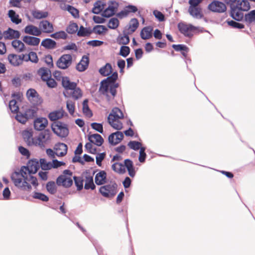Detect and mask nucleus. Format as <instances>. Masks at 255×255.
<instances>
[{"label": "nucleus", "instance_id": "f257e3e1", "mask_svg": "<svg viewBox=\"0 0 255 255\" xmlns=\"http://www.w3.org/2000/svg\"><path fill=\"white\" fill-rule=\"evenodd\" d=\"M11 179L15 186L23 191H30L31 186L28 183L27 174L21 171H15L11 175Z\"/></svg>", "mask_w": 255, "mask_h": 255}, {"label": "nucleus", "instance_id": "f03ea898", "mask_svg": "<svg viewBox=\"0 0 255 255\" xmlns=\"http://www.w3.org/2000/svg\"><path fill=\"white\" fill-rule=\"evenodd\" d=\"M124 118V114L122 111L118 108H114L108 117L109 124L114 128L120 130L123 128V123L121 120Z\"/></svg>", "mask_w": 255, "mask_h": 255}, {"label": "nucleus", "instance_id": "7ed1b4c3", "mask_svg": "<svg viewBox=\"0 0 255 255\" xmlns=\"http://www.w3.org/2000/svg\"><path fill=\"white\" fill-rule=\"evenodd\" d=\"M51 140V133L48 129L41 131L38 136H35L34 146H38L44 149L46 145L50 143Z\"/></svg>", "mask_w": 255, "mask_h": 255}, {"label": "nucleus", "instance_id": "20e7f679", "mask_svg": "<svg viewBox=\"0 0 255 255\" xmlns=\"http://www.w3.org/2000/svg\"><path fill=\"white\" fill-rule=\"evenodd\" d=\"M117 87L112 86L106 82H101L99 92L106 97L108 101L113 100L117 94Z\"/></svg>", "mask_w": 255, "mask_h": 255}, {"label": "nucleus", "instance_id": "39448f33", "mask_svg": "<svg viewBox=\"0 0 255 255\" xmlns=\"http://www.w3.org/2000/svg\"><path fill=\"white\" fill-rule=\"evenodd\" d=\"M72 173L69 170H65L63 174L59 176L56 180V183L59 186L69 187L73 184L72 179Z\"/></svg>", "mask_w": 255, "mask_h": 255}, {"label": "nucleus", "instance_id": "423d86ee", "mask_svg": "<svg viewBox=\"0 0 255 255\" xmlns=\"http://www.w3.org/2000/svg\"><path fill=\"white\" fill-rule=\"evenodd\" d=\"M117 186L115 182H113L101 186L99 189V192L105 197L112 198L117 194Z\"/></svg>", "mask_w": 255, "mask_h": 255}, {"label": "nucleus", "instance_id": "0eeeda50", "mask_svg": "<svg viewBox=\"0 0 255 255\" xmlns=\"http://www.w3.org/2000/svg\"><path fill=\"white\" fill-rule=\"evenodd\" d=\"M40 167L39 162L37 159H32L30 160L27 166H23L21 167V171L24 174L29 175L35 174L37 172Z\"/></svg>", "mask_w": 255, "mask_h": 255}, {"label": "nucleus", "instance_id": "6e6552de", "mask_svg": "<svg viewBox=\"0 0 255 255\" xmlns=\"http://www.w3.org/2000/svg\"><path fill=\"white\" fill-rule=\"evenodd\" d=\"M53 132L61 137H66L69 133V130L66 125L60 122H56L51 126Z\"/></svg>", "mask_w": 255, "mask_h": 255}, {"label": "nucleus", "instance_id": "1a4fd4ad", "mask_svg": "<svg viewBox=\"0 0 255 255\" xmlns=\"http://www.w3.org/2000/svg\"><path fill=\"white\" fill-rule=\"evenodd\" d=\"M72 57L70 54H65L62 55L57 61L56 66L61 69L68 68L72 64Z\"/></svg>", "mask_w": 255, "mask_h": 255}, {"label": "nucleus", "instance_id": "9d476101", "mask_svg": "<svg viewBox=\"0 0 255 255\" xmlns=\"http://www.w3.org/2000/svg\"><path fill=\"white\" fill-rule=\"evenodd\" d=\"M208 9L214 12L223 13L226 11L227 7L226 4L218 0H214L208 6Z\"/></svg>", "mask_w": 255, "mask_h": 255}, {"label": "nucleus", "instance_id": "9b49d317", "mask_svg": "<svg viewBox=\"0 0 255 255\" xmlns=\"http://www.w3.org/2000/svg\"><path fill=\"white\" fill-rule=\"evenodd\" d=\"M28 100L33 105H38L42 103V99L39 94L34 89H29L26 92Z\"/></svg>", "mask_w": 255, "mask_h": 255}, {"label": "nucleus", "instance_id": "f8f14e48", "mask_svg": "<svg viewBox=\"0 0 255 255\" xmlns=\"http://www.w3.org/2000/svg\"><path fill=\"white\" fill-rule=\"evenodd\" d=\"M26 57V55L23 54L19 55L15 54H10L8 55L7 59L11 65L16 67L23 63Z\"/></svg>", "mask_w": 255, "mask_h": 255}, {"label": "nucleus", "instance_id": "ddd939ff", "mask_svg": "<svg viewBox=\"0 0 255 255\" xmlns=\"http://www.w3.org/2000/svg\"><path fill=\"white\" fill-rule=\"evenodd\" d=\"M118 6V4L115 1H110L109 6L102 13V16L105 17H110L115 14Z\"/></svg>", "mask_w": 255, "mask_h": 255}, {"label": "nucleus", "instance_id": "4468645a", "mask_svg": "<svg viewBox=\"0 0 255 255\" xmlns=\"http://www.w3.org/2000/svg\"><path fill=\"white\" fill-rule=\"evenodd\" d=\"M54 150H55L56 155L63 157L67 153L68 146L64 143L59 142L55 145Z\"/></svg>", "mask_w": 255, "mask_h": 255}, {"label": "nucleus", "instance_id": "2eb2a0df", "mask_svg": "<svg viewBox=\"0 0 255 255\" xmlns=\"http://www.w3.org/2000/svg\"><path fill=\"white\" fill-rule=\"evenodd\" d=\"M39 28L41 33H51L54 31L53 24L48 20H42L39 24Z\"/></svg>", "mask_w": 255, "mask_h": 255}, {"label": "nucleus", "instance_id": "dca6fc26", "mask_svg": "<svg viewBox=\"0 0 255 255\" xmlns=\"http://www.w3.org/2000/svg\"><path fill=\"white\" fill-rule=\"evenodd\" d=\"M22 135L28 146H34L35 137H33V132L32 130H23L22 132Z\"/></svg>", "mask_w": 255, "mask_h": 255}, {"label": "nucleus", "instance_id": "f3484780", "mask_svg": "<svg viewBox=\"0 0 255 255\" xmlns=\"http://www.w3.org/2000/svg\"><path fill=\"white\" fill-rule=\"evenodd\" d=\"M47 125L48 121L44 118H37L34 122V127L36 130H43Z\"/></svg>", "mask_w": 255, "mask_h": 255}, {"label": "nucleus", "instance_id": "a211bd4d", "mask_svg": "<svg viewBox=\"0 0 255 255\" xmlns=\"http://www.w3.org/2000/svg\"><path fill=\"white\" fill-rule=\"evenodd\" d=\"M178 28L181 33L188 36L191 35L192 32L196 29L195 27L192 25H188L184 23H179Z\"/></svg>", "mask_w": 255, "mask_h": 255}, {"label": "nucleus", "instance_id": "6ab92c4d", "mask_svg": "<svg viewBox=\"0 0 255 255\" xmlns=\"http://www.w3.org/2000/svg\"><path fill=\"white\" fill-rule=\"evenodd\" d=\"M124 138V134L121 131L113 133L109 136V142L112 144L116 145L120 143Z\"/></svg>", "mask_w": 255, "mask_h": 255}, {"label": "nucleus", "instance_id": "aec40b11", "mask_svg": "<svg viewBox=\"0 0 255 255\" xmlns=\"http://www.w3.org/2000/svg\"><path fill=\"white\" fill-rule=\"evenodd\" d=\"M24 33L35 36H38L41 34V30L39 28L32 24H29L25 27Z\"/></svg>", "mask_w": 255, "mask_h": 255}, {"label": "nucleus", "instance_id": "412c9836", "mask_svg": "<svg viewBox=\"0 0 255 255\" xmlns=\"http://www.w3.org/2000/svg\"><path fill=\"white\" fill-rule=\"evenodd\" d=\"M20 36L19 31L8 28L6 30L4 31V38L5 40H11L18 38Z\"/></svg>", "mask_w": 255, "mask_h": 255}, {"label": "nucleus", "instance_id": "4be33fe9", "mask_svg": "<svg viewBox=\"0 0 255 255\" xmlns=\"http://www.w3.org/2000/svg\"><path fill=\"white\" fill-rule=\"evenodd\" d=\"M107 173L104 170H100L95 177V181L97 185H102L107 183Z\"/></svg>", "mask_w": 255, "mask_h": 255}, {"label": "nucleus", "instance_id": "5701e85b", "mask_svg": "<svg viewBox=\"0 0 255 255\" xmlns=\"http://www.w3.org/2000/svg\"><path fill=\"white\" fill-rule=\"evenodd\" d=\"M22 41L29 46H38L40 42V38L31 36L26 35L23 37Z\"/></svg>", "mask_w": 255, "mask_h": 255}, {"label": "nucleus", "instance_id": "b1692460", "mask_svg": "<svg viewBox=\"0 0 255 255\" xmlns=\"http://www.w3.org/2000/svg\"><path fill=\"white\" fill-rule=\"evenodd\" d=\"M88 139L91 142L99 146H101L104 142L103 138L98 133L89 135Z\"/></svg>", "mask_w": 255, "mask_h": 255}, {"label": "nucleus", "instance_id": "393cba45", "mask_svg": "<svg viewBox=\"0 0 255 255\" xmlns=\"http://www.w3.org/2000/svg\"><path fill=\"white\" fill-rule=\"evenodd\" d=\"M89 64V59L88 56H83L81 61L76 66L77 70L80 72L85 71L88 67Z\"/></svg>", "mask_w": 255, "mask_h": 255}, {"label": "nucleus", "instance_id": "a878e982", "mask_svg": "<svg viewBox=\"0 0 255 255\" xmlns=\"http://www.w3.org/2000/svg\"><path fill=\"white\" fill-rule=\"evenodd\" d=\"M136 6L132 5H128L126 6L124 9L119 13V16L123 17H126L130 13H135L137 11Z\"/></svg>", "mask_w": 255, "mask_h": 255}, {"label": "nucleus", "instance_id": "bb28decb", "mask_svg": "<svg viewBox=\"0 0 255 255\" xmlns=\"http://www.w3.org/2000/svg\"><path fill=\"white\" fill-rule=\"evenodd\" d=\"M188 12L191 15L195 18L200 19L203 17L202 9L199 7L189 6Z\"/></svg>", "mask_w": 255, "mask_h": 255}, {"label": "nucleus", "instance_id": "cd10ccee", "mask_svg": "<svg viewBox=\"0 0 255 255\" xmlns=\"http://www.w3.org/2000/svg\"><path fill=\"white\" fill-rule=\"evenodd\" d=\"M118 77V73L117 72H115L112 74V75L108 77L106 79L101 81V82H106L107 84L112 85V86H113L118 88L119 86V84L116 83V80H117Z\"/></svg>", "mask_w": 255, "mask_h": 255}, {"label": "nucleus", "instance_id": "c85d7f7f", "mask_svg": "<svg viewBox=\"0 0 255 255\" xmlns=\"http://www.w3.org/2000/svg\"><path fill=\"white\" fill-rule=\"evenodd\" d=\"M62 86L65 89L67 92L71 89H74L77 86V84L73 82H71L69 78L67 77H63L62 78Z\"/></svg>", "mask_w": 255, "mask_h": 255}, {"label": "nucleus", "instance_id": "c756f323", "mask_svg": "<svg viewBox=\"0 0 255 255\" xmlns=\"http://www.w3.org/2000/svg\"><path fill=\"white\" fill-rule=\"evenodd\" d=\"M124 165L125 166V168L126 167L127 169L129 175L131 177H134L135 175V171L132 161L128 159H125Z\"/></svg>", "mask_w": 255, "mask_h": 255}, {"label": "nucleus", "instance_id": "7c9ffc66", "mask_svg": "<svg viewBox=\"0 0 255 255\" xmlns=\"http://www.w3.org/2000/svg\"><path fill=\"white\" fill-rule=\"evenodd\" d=\"M139 25V22L136 18H132L130 20L128 28L126 30L128 34H131L137 28Z\"/></svg>", "mask_w": 255, "mask_h": 255}, {"label": "nucleus", "instance_id": "2f4dec72", "mask_svg": "<svg viewBox=\"0 0 255 255\" xmlns=\"http://www.w3.org/2000/svg\"><path fill=\"white\" fill-rule=\"evenodd\" d=\"M37 74L43 81H45L46 80H47L48 78L51 77V71L47 68H40L38 70Z\"/></svg>", "mask_w": 255, "mask_h": 255}, {"label": "nucleus", "instance_id": "473e14b6", "mask_svg": "<svg viewBox=\"0 0 255 255\" xmlns=\"http://www.w3.org/2000/svg\"><path fill=\"white\" fill-rule=\"evenodd\" d=\"M231 16L233 18L237 21L241 20L244 17V14L242 10L237 7L232 8Z\"/></svg>", "mask_w": 255, "mask_h": 255}, {"label": "nucleus", "instance_id": "72a5a7b5", "mask_svg": "<svg viewBox=\"0 0 255 255\" xmlns=\"http://www.w3.org/2000/svg\"><path fill=\"white\" fill-rule=\"evenodd\" d=\"M127 32L124 31L123 34H120L117 38V42L120 45H127L129 42V38Z\"/></svg>", "mask_w": 255, "mask_h": 255}, {"label": "nucleus", "instance_id": "f704fd0d", "mask_svg": "<svg viewBox=\"0 0 255 255\" xmlns=\"http://www.w3.org/2000/svg\"><path fill=\"white\" fill-rule=\"evenodd\" d=\"M84 181H85V182L84 186V188L85 189L94 190L96 188V186L93 182V178L92 176L90 175L86 176Z\"/></svg>", "mask_w": 255, "mask_h": 255}, {"label": "nucleus", "instance_id": "c9c22d12", "mask_svg": "<svg viewBox=\"0 0 255 255\" xmlns=\"http://www.w3.org/2000/svg\"><path fill=\"white\" fill-rule=\"evenodd\" d=\"M64 113L65 112L63 110L55 111L51 112L49 114L48 117L51 121H55L62 118Z\"/></svg>", "mask_w": 255, "mask_h": 255}, {"label": "nucleus", "instance_id": "e433bc0d", "mask_svg": "<svg viewBox=\"0 0 255 255\" xmlns=\"http://www.w3.org/2000/svg\"><path fill=\"white\" fill-rule=\"evenodd\" d=\"M153 28L150 26L144 27L140 32L141 38L143 39H148L152 37Z\"/></svg>", "mask_w": 255, "mask_h": 255}, {"label": "nucleus", "instance_id": "4c0bfd02", "mask_svg": "<svg viewBox=\"0 0 255 255\" xmlns=\"http://www.w3.org/2000/svg\"><path fill=\"white\" fill-rule=\"evenodd\" d=\"M242 11H248L250 8V4L248 0H238L236 6Z\"/></svg>", "mask_w": 255, "mask_h": 255}, {"label": "nucleus", "instance_id": "58836bf2", "mask_svg": "<svg viewBox=\"0 0 255 255\" xmlns=\"http://www.w3.org/2000/svg\"><path fill=\"white\" fill-rule=\"evenodd\" d=\"M41 45L46 49H52L56 47V43L51 39L46 38L42 41Z\"/></svg>", "mask_w": 255, "mask_h": 255}, {"label": "nucleus", "instance_id": "ea45409f", "mask_svg": "<svg viewBox=\"0 0 255 255\" xmlns=\"http://www.w3.org/2000/svg\"><path fill=\"white\" fill-rule=\"evenodd\" d=\"M11 45L15 50L17 52H21L25 50L24 43L19 40H14L11 42Z\"/></svg>", "mask_w": 255, "mask_h": 255}, {"label": "nucleus", "instance_id": "a19ab883", "mask_svg": "<svg viewBox=\"0 0 255 255\" xmlns=\"http://www.w3.org/2000/svg\"><path fill=\"white\" fill-rule=\"evenodd\" d=\"M106 3L102 0H98L94 4L92 12L95 14L100 13L105 8Z\"/></svg>", "mask_w": 255, "mask_h": 255}, {"label": "nucleus", "instance_id": "79ce46f5", "mask_svg": "<svg viewBox=\"0 0 255 255\" xmlns=\"http://www.w3.org/2000/svg\"><path fill=\"white\" fill-rule=\"evenodd\" d=\"M113 69L111 64L107 63L99 70V73L103 76H107L112 73Z\"/></svg>", "mask_w": 255, "mask_h": 255}, {"label": "nucleus", "instance_id": "37998d69", "mask_svg": "<svg viewBox=\"0 0 255 255\" xmlns=\"http://www.w3.org/2000/svg\"><path fill=\"white\" fill-rule=\"evenodd\" d=\"M245 21L248 24H255V9L245 15Z\"/></svg>", "mask_w": 255, "mask_h": 255}, {"label": "nucleus", "instance_id": "c03bdc74", "mask_svg": "<svg viewBox=\"0 0 255 255\" xmlns=\"http://www.w3.org/2000/svg\"><path fill=\"white\" fill-rule=\"evenodd\" d=\"M112 168L115 172L119 174H123L126 172L125 166L121 163L115 162L112 165Z\"/></svg>", "mask_w": 255, "mask_h": 255}, {"label": "nucleus", "instance_id": "a18cd8bd", "mask_svg": "<svg viewBox=\"0 0 255 255\" xmlns=\"http://www.w3.org/2000/svg\"><path fill=\"white\" fill-rule=\"evenodd\" d=\"M8 15L10 18L11 21L16 24H18L21 22V19L19 18V15L16 14L13 10H9L8 11Z\"/></svg>", "mask_w": 255, "mask_h": 255}, {"label": "nucleus", "instance_id": "49530a36", "mask_svg": "<svg viewBox=\"0 0 255 255\" xmlns=\"http://www.w3.org/2000/svg\"><path fill=\"white\" fill-rule=\"evenodd\" d=\"M32 15L34 18L39 19L47 17L48 16V12L47 11L35 10L32 11Z\"/></svg>", "mask_w": 255, "mask_h": 255}, {"label": "nucleus", "instance_id": "de8ad7c7", "mask_svg": "<svg viewBox=\"0 0 255 255\" xmlns=\"http://www.w3.org/2000/svg\"><path fill=\"white\" fill-rule=\"evenodd\" d=\"M69 91H70V94L71 97L75 100L78 99L82 96V92L81 90L79 88L77 87V86L75 87L74 89H71Z\"/></svg>", "mask_w": 255, "mask_h": 255}, {"label": "nucleus", "instance_id": "09e8293b", "mask_svg": "<svg viewBox=\"0 0 255 255\" xmlns=\"http://www.w3.org/2000/svg\"><path fill=\"white\" fill-rule=\"evenodd\" d=\"M108 31L107 27L102 25H97L94 27L93 32L97 34H103Z\"/></svg>", "mask_w": 255, "mask_h": 255}, {"label": "nucleus", "instance_id": "8fccbe9b", "mask_svg": "<svg viewBox=\"0 0 255 255\" xmlns=\"http://www.w3.org/2000/svg\"><path fill=\"white\" fill-rule=\"evenodd\" d=\"M88 101L87 99L85 100L83 102V112L87 117L90 118L92 116V111L89 108Z\"/></svg>", "mask_w": 255, "mask_h": 255}, {"label": "nucleus", "instance_id": "3c124183", "mask_svg": "<svg viewBox=\"0 0 255 255\" xmlns=\"http://www.w3.org/2000/svg\"><path fill=\"white\" fill-rule=\"evenodd\" d=\"M39 162L40 167H41L43 170H46L52 168L51 162H47V161L44 158L40 159Z\"/></svg>", "mask_w": 255, "mask_h": 255}, {"label": "nucleus", "instance_id": "603ef678", "mask_svg": "<svg viewBox=\"0 0 255 255\" xmlns=\"http://www.w3.org/2000/svg\"><path fill=\"white\" fill-rule=\"evenodd\" d=\"M25 61H28V60L33 63H37L38 61V58L37 54L34 52H30L28 55H26V57L25 58Z\"/></svg>", "mask_w": 255, "mask_h": 255}, {"label": "nucleus", "instance_id": "864d4df0", "mask_svg": "<svg viewBox=\"0 0 255 255\" xmlns=\"http://www.w3.org/2000/svg\"><path fill=\"white\" fill-rule=\"evenodd\" d=\"M172 47L176 51H183L182 52V54L184 56H186L185 52H187L188 50V48L186 46L182 44H173L172 45Z\"/></svg>", "mask_w": 255, "mask_h": 255}, {"label": "nucleus", "instance_id": "5fc2aeb1", "mask_svg": "<svg viewBox=\"0 0 255 255\" xmlns=\"http://www.w3.org/2000/svg\"><path fill=\"white\" fill-rule=\"evenodd\" d=\"M46 189L51 194L56 192L57 189L54 182L49 181L46 184Z\"/></svg>", "mask_w": 255, "mask_h": 255}, {"label": "nucleus", "instance_id": "6e6d98bb", "mask_svg": "<svg viewBox=\"0 0 255 255\" xmlns=\"http://www.w3.org/2000/svg\"><path fill=\"white\" fill-rule=\"evenodd\" d=\"M75 184L78 190H81L83 187L84 179L81 177L74 176L73 177Z\"/></svg>", "mask_w": 255, "mask_h": 255}, {"label": "nucleus", "instance_id": "4d7b16f0", "mask_svg": "<svg viewBox=\"0 0 255 255\" xmlns=\"http://www.w3.org/2000/svg\"><path fill=\"white\" fill-rule=\"evenodd\" d=\"M9 108L11 112L13 113H17L19 110V107L17 105V102L15 100H12L9 101Z\"/></svg>", "mask_w": 255, "mask_h": 255}, {"label": "nucleus", "instance_id": "13d9d810", "mask_svg": "<svg viewBox=\"0 0 255 255\" xmlns=\"http://www.w3.org/2000/svg\"><path fill=\"white\" fill-rule=\"evenodd\" d=\"M119 25V21L117 18H112L110 19L108 26L110 29H116Z\"/></svg>", "mask_w": 255, "mask_h": 255}, {"label": "nucleus", "instance_id": "bf43d9fd", "mask_svg": "<svg viewBox=\"0 0 255 255\" xmlns=\"http://www.w3.org/2000/svg\"><path fill=\"white\" fill-rule=\"evenodd\" d=\"M91 32L92 31L91 30L81 26L78 31L77 34L79 36H89L91 33Z\"/></svg>", "mask_w": 255, "mask_h": 255}, {"label": "nucleus", "instance_id": "052dcab7", "mask_svg": "<svg viewBox=\"0 0 255 255\" xmlns=\"http://www.w3.org/2000/svg\"><path fill=\"white\" fill-rule=\"evenodd\" d=\"M15 119L18 122L22 124H25L28 120V118L25 116L24 114H22L21 113H17Z\"/></svg>", "mask_w": 255, "mask_h": 255}, {"label": "nucleus", "instance_id": "680f3d73", "mask_svg": "<svg viewBox=\"0 0 255 255\" xmlns=\"http://www.w3.org/2000/svg\"><path fill=\"white\" fill-rule=\"evenodd\" d=\"M67 109L71 115H73L75 112V103L71 100H68L66 102Z\"/></svg>", "mask_w": 255, "mask_h": 255}, {"label": "nucleus", "instance_id": "e2e57ef3", "mask_svg": "<svg viewBox=\"0 0 255 255\" xmlns=\"http://www.w3.org/2000/svg\"><path fill=\"white\" fill-rule=\"evenodd\" d=\"M128 145L131 148L134 150H138L139 149H140L141 147V144L140 142L136 141H129Z\"/></svg>", "mask_w": 255, "mask_h": 255}, {"label": "nucleus", "instance_id": "0e129e2a", "mask_svg": "<svg viewBox=\"0 0 255 255\" xmlns=\"http://www.w3.org/2000/svg\"><path fill=\"white\" fill-rule=\"evenodd\" d=\"M24 114L28 118V120H29L33 119L36 116V111L34 109H27Z\"/></svg>", "mask_w": 255, "mask_h": 255}, {"label": "nucleus", "instance_id": "69168bd1", "mask_svg": "<svg viewBox=\"0 0 255 255\" xmlns=\"http://www.w3.org/2000/svg\"><path fill=\"white\" fill-rule=\"evenodd\" d=\"M227 22L229 25L233 28L242 29L245 27V26L243 24L237 22L233 20H228Z\"/></svg>", "mask_w": 255, "mask_h": 255}, {"label": "nucleus", "instance_id": "338daca9", "mask_svg": "<svg viewBox=\"0 0 255 255\" xmlns=\"http://www.w3.org/2000/svg\"><path fill=\"white\" fill-rule=\"evenodd\" d=\"M33 197L35 199H38L45 202L48 201L49 200L48 197L46 195L39 192H34Z\"/></svg>", "mask_w": 255, "mask_h": 255}, {"label": "nucleus", "instance_id": "774afa93", "mask_svg": "<svg viewBox=\"0 0 255 255\" xmlns=\"http://www.w3.org/2000/svg\"><path fill=\"white\" fill-rule=\"evenodd\" d=\"M51 36L54 38L66 39L67 37V34L63 31H59L51 34Z\"/></svg>", "mask_w": 255, "mask_h": 255}]
</instances>
